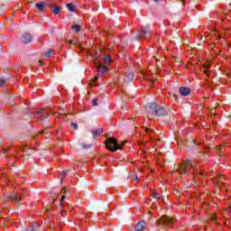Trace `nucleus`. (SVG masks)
I'll return each mask as SVG.
<instances>
[{"label": "nucleus", "instance_id": "473e14b6", "mask_svg": "<svg viewBox=\"0 0 231 231\" xmlns=\"http://www.w3.org/2000/svg\"><path fill=\"white\" fill-rule=\"evenodd\" d=\"M135 180H136L137 181H140V180L138 179V176L135 177Z\"/></svg>", "mask_w": 231, "mask_h": 231}, {"label": "nucleus", "instance_id": "0eeeda50", "mask_svg": "<svg viewBox=\"0 0 231 231\" xmlns=\"http://www.w3.org/2000/svg\"><path fill=\"white\" fill-rule=\"evenodd\" d=\"M49 8H51L52 14H54V15H59L62 10V7L55 5V3L49 4Z\"/></svg>", "mask_w": 231, "mask_h": 231}, {"label": "nucleus", "instance_id": "f8f14e48", "mask_svg": "<svg viewBox=\"0 0 231 231\" xmlns=\"http://www.w3.org/2000/svg\"><path fill=\"white\" fill-rule=\"evenodd\" d=\"M216 183H225L226 181V179L225 178V175L218 174L214 180Z\"/></svg>", "mask_w": 231, "mask_h": 231}, {"label": "nucleus", "instance_id": "5701e85b", "mask_svg": "<svg viewBox=\"0 0 231 231\" xmlns=\"http://www.w3.org/2000/svg\"><path fill=\"white\" fill-rule=\"evenodd\" d=\"M68 175V171H62V173H61V181H63L64 180V178H66V176Z\"/></svg>", "mask_w": 231, "mask_h": 231}, {"label": "nucleus", "instance_id": "f704fd0d", "mask_svg": "<svg viewBox=\"0 0 231 231\" xmlns=\"http://www.w3.org/2000/svg\"><path fill=\"white\" fill-rule=\"evenodd\" d=\"M221 147H223V146L218 147V151H221Z\"/></svg>", "mask_w": 231, "mask_h": 231}, {"label": "nucleus", "instance_id": "2f4dec72", "mask_svg": "<svg viewBox=\"0 0 231 231\" xmlns=\"http://www.w3.org/2000/svg\"><path fill=\"white\" fill-rule=\"evenodd\" d=\"M97 80H98V78H95V79H93L94 84L97 83Z\"/></svg>", "mask_w": 231, "mask_h": 231}, {"label": "nucleus", "instance_id": "aec40b11", "mask_svg": "<svg viewBox=\"0 0 231 231\" xmlns=\"http://www.w3.org/2000/svg\"><path fill=\"white\" fill-rule=\"evenodd\" d=\"M113 61V59H111V56H106L105 57V64H111V62Z\"/></svg>", "mask_w": 231, "mask_h": 231}, {"label": "nucleus", "instance_id": "bb28decb", "mask_svg": "<svg viewBox=\"0 0 231 231\" xmlns=\"http://www.w3.org/2000/svg\"><path fill=\"white\" fill-rule=\"evenodd\" d=\"M71 127H74V129H77L79 127V125L77 123H71Z\"/></svg>", "mask_w": 231, "mask_h": 231}, {"label": "nucleus", "instance_id": "f257e3e1", "mask_svg": "<svg viewBox=\"0 0 231 231\" xmlns=\"http://www.w3.org/2000/svg\"><path fill=\"white\" fill-rule=\"evenodd\" d=\"M201 167H203V163L198 161L186 160L178 167V171L180 174H185L186 176L192 175L204 178V176H207V172L201 171Z\"/></svg>", "mask_w": 231, "mask_h": 231}, {"label": "nucleus", "instance_id": "412c9836", "mask_svg": "<svg viewBox=\"0 0 231 231\" xmlns=\"http://www.w3.org/2000/svg\"><path fill=\"white\" fill-rule=\"evenodd\" d=\"M53 53V49H49L46 52H45V57H51V54Z\"/></svg>", "mask_w": 231, "mask_h": 231}, {"label": "nucleus", "instance_id": "a878e982", "mask_svg": "<svg viewBox=\"0 0 231 231\" xmlns=\"http://www.w3.org/2000/svg\"><path fill=\"white\" fill-rule=\"evenodd\" d=\"M6 83V80L5 79H0V86H4Z\"/></svg>", "mask_w": 231, "mask_h": 231}, {"label": "nucleus", "instance_id": "c85d7f7f", "mask_svg": "<svg viewBox=\"0 0 231 231\" xmlns=\"http://www.w3.org/2000/svg\"><path fill=\"white\" fill-rule=\"evenodd\" d=\"M65 199H66V196H61L60 205H62V201H64Z\"/></svg>", "mask_w": 231, "mask_h": 231}, {"label": "nucleus", "instance_id": "4be33fe9", "mask_svg": "<svg viewBox=\"0 0 231 231\" xmlns=\"http://www.w3.org/2000/svg\"><path fill=\"white\" fill-rule=\"evenodd\" d=\"M152 197H153L154 199H160V195L156 191L152 193Z\"/></svg>", "mask_w": 231, "mask_h": 231}, {"label": "nucleus", "instance_id": "39448f33", "mask_svg": "<svg viewBox=\"0 0 231 231\" xmlns=\"http://www.w3.org/2000/svg\"><path fill=\"white\" fill-rule=\"evenodd\" d=\"M157 225L158 226H165L166 228H171V226L174 225V219L167 216H163L157 220Z\"/></svg>", "mask_w": 231, "mask_h": 231}, {"label": "nucleus", "instance_id": "c9c22d12", "mask_svg": "<svg viewBox=\"0 0 231 231\" xmlns=\"http://www.w3.org/2000/svg\"><path fill=\"white\" fill-rule=\"evenodd\" d=\"M69 44H75L73 42H70Z\"/></svg>", "mask_w": 231, "mask_h": 231}, {"label": "nucleus", "instance_id": "dca6fc26", "mask_svg": "<svg viewBox=\"0 0 231 231\" xmlns=\"http://www.w3.org/2000/svg\"><path fill=\"white\" fill-rule=\"evenodd\" d=\"M145 132L149 134L150 138H152L156 134V131L153 128H145Z\"/></svg>", "mask_w": 231, "mask_h": 231}, {"label": "nucleus", "instance_id": "6e6552de", "mask_svg": "<svg viewBox=\"0 0 231 231\" xmlns=\"http://www.w3.org/2000/svg\"><path fill=\"white\" fill-rule=\"evenodd\" d=\"M8 199L9 201H14V203H19L22 199L21 195L17 194V193H11L8 196Z\"/></svg>", "mask_w": 231, "mask_h": 231}, {"label": "nucleus", "instance_id": "393cba45", "mask_svg": "<svg viewBox=\"0 0 231 231\" xmlns=\"http://www.w3.org/2000/svg\"><path fill=\"white\" fill-rule=\"evenodd\" d=\"M91 144H83V149H91Z\"/></svg>", "mask_w": 231, "mask_h": 231}, {"label": "nucleus", "instance_id": "cd10ccee", "mask_svg": "<svg viewBox=\"0 0 231 231\" xmlns=\"http://www.w3.org/2000/svg\"><path fill=\"white\" fill-rule=\"evenodd\" d=\"M45 127H49L50 125V121H45V124L43 125Z\"/></svg>", "mask_w": 231, "mask_h": 231}, {"label": "nucleus", "instance_id": "c756f323", "mask_svg": "<svg viewBox=\"0 0 231 231\" xmlns=\"http://www.w3.org/2000/svg\"><path fill=\"white\" fill-rule=\"evenodd\" d=\"M211 219H212V221H216V219H217L216 216L212 215Z\"/></svg>", "mask_w": 231, "mask_h": 231}, {"label": "nucleus", "instance_id": "72a5a7b5", "mask_svg": "<svg viewBox=\"0 0 231 231\" xmlns=\"http://www.w3.org/2000/svg\"><path fill=\"white\" fill-rule=\"evenodd\" d=\"M63 191H64V192H68V189H64Z\"/></svg>", "mask_w": 231, "mask_h": 231}, {"label": "nucleus", "instance_id": "20e7f679", "mask_svg": "<svg viewBox=\"0 0 231 231\" xmlns=\"http://www.w3.org/2000/svg\"><path fill=\"white\" fill-rule=\"evenodd\" d=\"M48 116H50V115L45 109H41L39 111H31V118H36V120H46Z\"/></svg>", "mask_w": 231, "mask_h": 231}, {"label": "nucleus", "instance_id": "f3484780", "mask_svg": "<svg viewBox=\"0 0 231 231\" xmlns=\"http://www.w3.org/2000/svg\"><path fill=\"white\" fill-rule=\"evenodd\" d=\"M109 70V69H107V67L106 66H100L99 68H98V72L99 73H107V71Z\"/></svg>", "mask_w": 231, "mask_h": 231}, {"label": "nucleus", "instance_id": "b1692460", "mask_svg": "<svg viewBox=\"0 0 231 231\" xmlns=\"http://www.w3.org/2000/svg\"><path fill=\"white\" fill-rule=\"evenodd\" d=\"M92 106H98V99H94L92 101Z\"/></svg>", "mask_w": 231, "mask_h": 231}, {"label": "nucleus", "instance_id": "ddd939ff", "mask_svg": "<svg viewBox=\"0 0 231 231\" xmlns=\"http://www.w3.org/2000/svg\"><path fill=\"white\" fill-rule=\"evenodd\" d=\"M143 228H145V221L138 222L134 226L135 231H142Z\"/></svg>", "mask_w": 231, "mask_h": 231}, {"label": "nucleus", "instance_id": "7ed1b4c3", "mask_svg": "<svg viewBox=\"0 0 231 231\" xmlns=\"http://www.w3.org/2000/svg\"><path fill=\"white\" fill-rule=\"evenodd\" d=\"M125 143L126 141H124L121 144H118V141L113 137H108L105 142L106 149L112 152H116V151L124 149V145H125Z\"/></svg>", "mask_w": 231, "mask_h": 231}, {"label": "nucleus", "instance_id": "1a4fd4ad", "mask_svg": "<svg viewBox=\"0 0 231 231\" xmlns=\"http://www.w3.org/2000/svg\"><path fill=\"white\" fill-rule=\"evenodd\" d=\"M20 41L23 44H28V42H30V33L24 32L23 34H22L20 37Z\"/></svg>", "mask_w": 231, "mask_h": 231}, {"label": "nucleus", "instance_id": "f03ea898", "mask_svg": "<svg viewBox=\"0 0 231 231\" xmlns=\"http://www.w3.org/2000/svg\"><path fill=\"white\" fill-rule=\"evenodd\" d=\"M146 111L151 115H154L155 116H165L167 115V110L165 108L156 103H150L146 106Z\"/></svg>", "mask_w": 231, "mask_h": 231}, {"label": "nucleus", "instance_id": "a211bd4d", "mask_svg": "<svg viewBox=\"0 0 231 231\" xmlns=\"http://www.w3.org/2000/svg\"><path fill=\"white\" fill-rule=\"evenodd\" d=\"M67 8H68L69 12H75V5L71 3L67 4Z\"/></svg>", "mask_w": 231, "mask_h": 231}, {"label": "nucleus", "instance_id": "9b49d317", "mask_svg": "<svg viewBox=\"0 0 231 231\" xmlns=\"http://www.w3.org/2000/svg\"><path fill=\"white\" fill-rule=\"evenodd\" d=\"M93 134V138H97L99 134H102L104 133V129L102 127L97 128V129H92L91 131Z\"/></svg>", "mask_w": 231, "mask_h": 231}, {"label": "nucleus", "instance_id": "4468645a", "mask_svg": "<svg viewBox=\"0 0 231 231\" xmlns=\"http://www.w3.org/2000/svg\"><path fill=\"white\" fill-rule=\"evenodd\" d=\"M134 79V74L133 72H130L125 75V82H131Z\"/></svg>", "mask_w": 231, "mask_h": 231}, {"label": "nucleus", "instance_id": "2eb2a0df", "mask_svg": "<svg viewBox=\"0 0 231 231\" xmlns=\"http://www.w3.org/2000/svg\"><path fill=\"white\" fill-rule=\"evenodd\" d=\"M36 8L40 11V12H44L46 10V5H44V3L41 2V3H37L36 4Z\"/></svg>", "mask_w": 231, "mask_h": 231}, {"label": "nucleus", "instance_id": "e433bc0d", "mask_svg": "<svg viewBox=\"0 0 231 231\" xmlns=\"http://www.w3.org/2000/svg\"><path fill=\"white\" fill-rule=\"evenodd\" d=\"M23 151H24V148H23Z\"/></svg>", "mask_w": 231, "mask_h": 231}, {"label": "nucleus", "instance_id": "423d86ee", "mask_svg": "<svg viewBox=\"0 0 231 231\" xmlns=\"http://www.w3.org/2000/svg\"><path fill=\"white\" fill-rule=\"evenodd\" d=\"M147 36H151V29L149 27L141 29L139 33L136 35L135 39L136 41H140L142 37H147Z\"/></svg>", "mask_w": 231, "mask_h": 231}, {"label": "nucleus", "instance_id": "6ab92c4d", "mask_svg": "<svg viewBox=\"0 0 231 231\" xmlns=\"http://www.w3.org/2000/svg\"><path fill=\"white\" fill-rule=\"evenodd\" d=\"M71 30L76 32V33H79V32H80V25L74 24V25L71 26Z\"/></svg>", "mask_w": 231, "mask_h": 231}, {"label": "nucleus", "instance_id": "7c9ffc66", "mask_svg": "<svg viewBox=\"0 0 231 231\" xmlns=\"http://www.w3.org/2000/svg\"><path fill=\"white\" fill-rule=\"evenodd\" d=\"M205 75H208V69H207L206 70H204Z\"/></svg>", "mask_w": 231, "mask_h": 231}, {"label": "nucleus", "instance_id": "9d476101", "mask_svg": "<svg viewBox=\"0 0 231 231\" xmlns=\"http://www.w3.org/2000/svg\"><path fill=\"white\" fill-rule=\"evenodd\" d=\"M179 92L180 93V95L182 97H189V95H190V88L181 87V88H180Z\"/></svg>", "mask_w": 231, "mask_h": 231}]
</instances>
